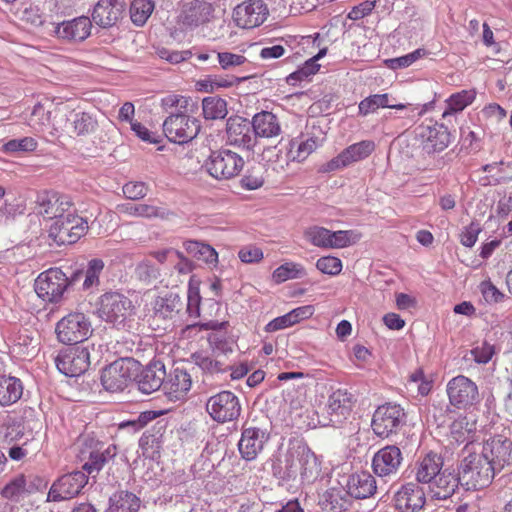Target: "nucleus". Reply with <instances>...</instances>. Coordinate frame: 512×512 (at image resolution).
Masks as SVG:
<instances>
[{
    "label": "nucleus",
    "mask_w": 512,
    "mask_h": 512,
    "mask_svg": "<svg viewBox=\"0 0 512 512\" xmlns=\"http://www.w3.org/2000/svg\"><path fill=\"white\" fill-rule=\"evenodd\" d=\"M272 475L282 485L310 483L319 474V463L314 452L302 441L289 444L271 465Z\"/></svg>",
    "instance_id": "1"
},
{
    "label": "nucleus",
    "mask_w": 512,
    "mask_h": 512,
    "mask_svg": "<svg viewBox=\"0 0 512 512\" xmlns=\"http://www.w3.org/2000/svg\"><path fill=\"white\" fill-rule=\"evenodd\" d=\"M459 465L458 474L467 490H477L489 486L495 477L496 469L480 453L469 450Z\"/></svg>",
    "instance_id": "2"
},
{
    "label": "nucleus",
    "mask_w": 512,
    "mask_h": 512,
    "mask_svg": "<svg viewBox=\"0 0 512 512\" xmlns=\"http://www.w3.org/2000/svg\"><path fill=\"white\" fill-rule=\"evenodd\" d=\"M135 314L132 300L119 292H107L99 299L98 316L116 328H125Z\"/></svg>",
    "instance_id": "3"
},
{
    "label": "nucleus",
    "mask_w": 512,
    "mask_h": 512,
    "mask_svg": "<svg viewBox=\"0 0 512 512\" xmlns=\"http://www.w3.org/2000/svg\"><path fill=\"white\" fill-rule=\"evenodd\" d=\"M245 161L241 155L229 149L211 151L204 161L203 169L218 181L237 177L243 170Z\"/></svg>",
    "instance_id": "4"
},
{
    "label": "nucleus",
    "mask_w": 512,
    "mask_h": 512,
    "mask_svg": "<svg viewBox=\"0 0 512 512\" xmlns=\"http://www.w3.org/2000/svg\"><path fill=\"white\" fill-rule=\"evenodd\" d=\"M405 410L397 403H385L377 407L371 421L374 434L382 439L389 438L406 424Z\"/></svg>",
    "instance_id": "5"
},
{
    "label": "nucleus",
    "mask_w": 512,
    "mask_h": 512,
    "mask_svg": "<svg viewBox=\"0 0 512 512\" xmlns=\"http://www.w3.org/2000/svg\"><path fill=\"white\" fill-rule=\"evenodd\" d=\"M303 237L308 243L321 249L345 248L360 239V235L352 230L331 231L318 225L307 227Z\"/></svg>",
    "instance_id": "6"
},
{
    "label": "nucleus",
    "mask_w": 512,
    "mask_h": 512,
    "mask_svg": "<svg viewBox=\"0 0 512 512\" xmlns=\"http://www.w3.org/2000/svg\"><path fill=\"white\" fill-rule=\"evenodd\" d=\"M138 370V362L131 358H120L103 369L101 383L107 391H123L136 379Z\"/></svg>",
    "instance_id": "7"
},
{
    "label": "nucleus",
    "mask_w": 512,
    "mask_h": 512,
    "mask_svg": "<svg viewBox=\"0 0 512 512\" xmlns=\"http://www.w3.org/2000/svg\"><path fill=\"white\" fill-rule=\"evenodd\" d=\"M55 332L59 342L74 345L87 340L93 329L89 318L85 314L73 312L57 322Z\"/></svg>",
    "instance_id": "8"
},
{
    "label": "nucleus",
    "mask_w": 512,
    "mask_h": 512,
    "mask_svg": "<svg viewBox=\"0 0 512 512\" xmlns=\"http://www.w3.org/2000/svg\"><path fill=\"white\" fill-rule=\"evenodd\" d=\"M450 405L460 410H468L480 404L482 397L477 384L464 375L450 379L446 385Z\"/></svg>",
    "instance_id": "9"
},
{
    "label": "nucleus",
    "mask_w": 512,
    "mask_h": 512,
    "mask_svg": "<svg viewBox=\"0 0 512 512\" xmlns=\"http://www.w3.org/2000/svg\"><path fill=\"white\" fill-rule=\"evenodd\" d=\"M218 0H188L183 3L178 15V23L194 30L213 22Z\"/></svg>",
    "instance_id": "10"
},
{
    "label": "nucleus",
    "mask_w": 512,
    "mask_h": 512,
    "mask_svg": "<svg viewBox=\"0 0 512 512\" xmlns=\"http://www.w3.org/2000/svg\"><path fill=\"white\" fill-rule=\"evenodd\" d=\"M353 406V395L345 389L333 391L327 399L325 415L318 419L322 427H340L350 416Z\"/></svg>",
    "instance_id": "11"
},
{
    "label": "nucleus",
    "mask_w": 512,
    "mask_h": 512,
    "mask_svg": "<svg viewBox=\"0 0 512 512\" xmlns=\"http://www.w3.org/2000/svg\"><path fill=\"white\" fill-rule=\"evenodd\" d=\"M87 230V220L72 212L51 224L49 238L58 246L74 244L86 234Z\"/></svg>",
    "instance_id": "12"
},
{
    "label": "nucleus",
    "mask_w": 512,
    "mask_h": 512,
    "mask_svg": "<svg viewBox=\"0 0 512 512\" xmlns=\"http://www.w3.org/2000/svg\"><path fill=\"white\" fill-rule=\"evenodd\" d=\"M163 132L170 142L177 144L188 143L200 131L199 121L185 113H171L163 122Z\"/></svg>",
    "instance_id": "13"
},
{
    "label": "nucleus",
    "mask_w": 512,
    "mask_h": 512,
    "mask_svg": "<svg viewBox=\"0 0 512 512\" xmlns=\"http://www.w3.org/2000/svg\"><path fill=\"white\" fill-rule=\"evenodd\" d=\"M325 134L320 127L312 126L310 131L289 140L286 151V166L290 162H303L323 145Z\"/></svg>",
    "instance_id": "14"
},
{
    "label": "nucleus",
    "mask_w": 512,
    "mask_h": 512,
    "mask_svg": "<svg viewBox=\"0 0 512 512\" xmlns=\"http://www.w3.org/2000/svg\"><path fill=\"white\" fill-rule=\"evenodd\" d=\"M68 278L59 268H50L38 275L34 289L39 298L46 302H58L68 287Z\"/></svg>",
    "instance_id": "15"
},
{
    "label": "nucleus",
    "mask_w": 512,
    "mask_h": 512,
    "mask_svg": "<svg viewBox=\"0 0 512 512\" xmlns=\"http://www.w3.org/2000/svg\"><path fill=\"white\" fill-rule=\"evenodd\" d=\"M416 138L427 154L439 153L451 143V134L448 128L438 122H425L415 128Z\"/></svg>",
    "instance_id": "16"
},
{
    "label": "nucleus",
    "mask_w": 512,
    "mask_h": 512,
    "mask_svg": "<svg viewBox=\"0 0 512 512\" xmlns=\"http://www.w3.org/2000/svg\"><path fill=\"white\" fill-rule=\"evenodd\" d=\"M47 487V481L38 475L17 474L1 489L3 498L19 503L26 497Z\"/></svg>",
    "instance_id": "17"
},
{
    "label": "nucleus",
    "mask_w": 512,
    "mask_h": 512,
    "mask_svg": "<svg viewBox=\"0 0 512 512\" xmlns=\"http://www.w3.org/2000/svg\"><path fill=\"white\" fill-rule=\"evenodd\" d=\"M206 411L218 423L236 420L241 413L239 398L231 391H221L206 402Z\"/></svg>",
    "instance_id": "18"
},
{
    "label": "nucleus",
    "mask_w": 512,
    "mask_h": 512,
    "mask_svg": "<svg viewBox=\"0 0 512 512\" xmlns=\"http://www.w3.org/2000/svg\"><path fill=\"white\" fill-rule=\"evenodd\" d=\"M57 369L68 377L82 375L90 365V354L87 348L70 347L63 349L55 358Z\"/></svg>",
    "instance_id": "19"
},
{
    "label": "nucleus",
    "mask_w": 512,
    "mask_h": 512,
    "mask_svg": "<svg viewBox=\"0 0 512 512\" xmlns=\"http://www.w3.org/2000/svg\"><path fill=\"white\" fill-rule=\"evenodd\" d=\"M87 476L81 471L71 472L53 482L47 495V502H60L77 496L87 484Z\"/></svg>",
    "instance_id": "20"
},
{
    "label": "nucleus",
    "mask_w": 512,
    "mask_h": 512,
    "mask_svg": "<svg viewBox=\"0 0 512 512\" xmlns=\"http://www.w3.org/2000/svg\"><path fill=\"white\" fill-rule=\"evenodd\" d=\"M270 438L269 432L261 427L246 426L242 428L238 450L243 459L252 461L263 451Z\"/></svg>",
    "instance_id": "21"
},
{
    "label": "nucleus",
    "mask_w": 512,
    "mask_h": 512,
    "mask_svg": "<svg viewBox=\"0 0 512 512\" xmlns=\"http://www.w3.org/2000/svg\"><path fill=\"white\" fill-rule=\"evenodd\" d=\"M38 213L45 218L59 220L74 212L71 198L57 192H43L37 197Z\"/></svg>",
    "instance_id": "22"
},
{
    "label": "nucleus",
    "mask_w": 512,
    "mask_h": 512,
    "mask_svg": "<svg viewBox=\"0 0 512 512\" xmlns=\"http://www.w3.org/2000/svg\"><path fill=\"white\" fill-rule=\"evenodd\" d=\"M87 449L82 450V455L87 460L83 464V469L88 474L98 473L106 463L111 461L117 455V447L114 444H105L98 440L90 439L87 443Z\"/></svg>",
    "instance_id": "23"
},
{
    "label": "nucleus",
    "mask_w": 512,
    "mask_h": 512,
    "mask_svg": "<svg viewBox=\"0 0 512 512\" xmlns=\"http://www.w3.org/2000/svg\"><path fill=\"white\" fill-rule=\"evenodd\" d=\"M227 143L251 150L257 143L251 122L243 117H230L226 123Z\"/></svg>",
    "instance_id": "24"
},
{
    "label": "nucleus",
    "mask_w": 512,
    "mask_h": 512,
    "mask_svg": "<svg viewBox=\"0 0 512 512\" xmlns=\"http://www.w3.org/2000/svg\"><path fill=\"white\" fill-rule=\"evenodd\" d=\"M512 441L502 436L493 437L484 442L480 454L489 461L499 473L512 463Z\"/></svg>",
    "instance_id": "25"
},
{
    "label": "nucleus",
    "mask_w": 512,
    "mask_h": 512,
    "mask_svg": "<svg viewBox=\"0 0 512 512\" xmlns=\"http://www.w3.org/2000/svg\"><path fill=\"white\" fill-rule=\"evenodd\" d=\"M268 16V8L262 0H249L238 5L233 19L238 27L252 29L261 25Z\"/></svg>",
    "instance_id": "26"
},
{
    "label": "nucleus",
    "mask_w": 512,
    "mask_h": 512,
    "mask_svg": "<svg viewBox=\"0 0 512 512\" xmlns=\"http://www.w3.org/2000/svg\"><path fill=\"white\" fill-rule=\"evenodd\" d=\"M402 461L400 448L396 445H388L374 454L372 468L378 477L390 478L398 473Z\"/></svg>",
    "instance_id": "27"
},
{
    "label": "nucleus",
    "mask_w": 512,
    "mask_h": 512,
    "mask_svg": "<svg viewBox=\"0 0 512 512\" xmlns=\"http://www.w3.org/2000/svg\"><path fill=\"white\" fill-rule=\"evenodd\" d=\"M425 503L426 493L415 482L406 483L394 495L395 509L399 512H419Z\"/></svg>",
    "instance_id": "28"
},
{
    "label": "nucleus",
    "mask_w": 512,
    "mask_h": 512,
    "mask_svg": "<svg viewBox=\"0 0 512 512\" xmlns=\"http://www.w3.org/2000/svg\"><path fill=\"white\" fill-rule=\"evenodd\" d=\"M375 150V143L371 140H363L354 143L344 149L340 154L328 162L329 170L344 168L354 162L361 161L370 156Z\"/></svg>",
    "instance_id": "29"
},
{
    "label": "nucleus",
    "mask_w": 512,
    "mask_h": 512,
    "mask_svg": "<svg viewBox=\"0 0 512 512\" xmlns=\"http://www.w3.org/2000/svg\"><path fill=\"white\" fill-rule=\"evenodd\" d=\"M192 387L190 374L183 368H174L164 382V393L172 401L183 400Z\"/></svg>",
    "instance_id": "30"
},
{
    "label": "nucleus",
    "mask_w": 512,
    "mask_h": 512,
    "mask_svg": "<svg viewBox=\"0 0 512 512\" xmlns=\"http://www.w3.org/2000/svg\"><path fill=\"white\" fill-rule=\"evenodd\" d=\"M91 28V20L86 16H81L58 24L55 34L58 38L66 41L81 42L89 37Z\"/></svg>",
    "instance_id": "31"
},
{
    "label": "nucleus",
    "mask_w": 512,
    "mask_h": 512,
    "mask_svg": "<svg viewBox=\"0 0 512 512\" xmlns=\"http://www.w3.org/2000/svg\"><path fill=\"white\" fill-rule=\"evenodd\" d=\"M477 427L476 421L470 420L467 416H459L450 425V444H465L464 452L473 449Z\"/></svg>",
    "instance_id": "32"
},
{
    "label": "nucleus",
    "mask_w": 512,
    "mask_h": 512,
    "mask_svg": "<svg viewBox=\"0 0 512 512\" xmlns=\"http://www.w3.org/2000/svg\"><path fill=\"white\" fill-rule=\"evenodd\" d=\"M462 485L459 474L443 470L428 485V495L434 500H446L450 498L458 488Z\"/></svg>",
    "instance_id": "33"
},
{
    "label": "nucleus",
    "mask_w": 512,
    "mask_h": 512,
    "mask_svg": "<svg viewBox=\"0 0 512 512\" xmlns=\"http://www.w3.org/2000/svg\"><path fill=\"white\" fill-rule=\"evenodd\" d=\"M123 8L122 0H100L94 7L93 21L101 27H111L121 17Z\"/></svg>",
    "instance_id": "34"
},
{
    "label": "nucleus",
    "mask_w": 512,
    "mask_h": 512,
    "mask_svg": "<svg viewBox=\"0 0 512 512\" xmlns=\"http://www.w3.org/2000/svg\"><path fill=\"white\" fill-rule=\"evenodd\" d=\"M376 490V480L368 471L355 472L349 476L347 491L350 497L366 499L373 496Z\"/></svg>",
    "instance_id": "35"
},
{
    "label": "nucleus",
    "mask_w": 512,
    "mask_h": 512,
    "mask_svg": "<svg viewBox=\"0 0 512 512\" xmlns=\"http://www.w3.org/2000/svg\"><path fill=\"white\" fill-rule=\"evenodd\" d=\"M166 372L164 365L159 363L145 367L140 374L137 373L136 381L138 389L145 394H151L159 388H164Z\"/></svg>",
    "instance_id": "36"
},
{
    "label": "nucleus",
    "mask_w": 512,
    "mask_h": 512,
    "mask_svg": "<svg viewBox=\"0 0 512 512\" xmlns=\"http://www.w3.org/2000/svg\"><path fill=\"white\" fill-rule=\"evenodd\" d=\"M182 308L180 296L173 292L158 296L152 302L153 317L161 320H173Z\"/></svg>",
    "instance_id": "37"
},
{
    "label": "nucleus",
    "mask_w": 512,
    "mask_h": 512,
    "mask_svg": "<svg viewBox=\"0 0 512 512\" xmlns=\"http://www.w3.org/2000/svg\"><path fill=\"white\" fill-rule=\"evenodd\" d=\"M443 458L441 455L429 452L416 462L415 466V478L416 483L428 484L431 482L440 472H442Z\"/></svg>",
    "instance_id": "38"
},
{
    "label": "nucleus",
    "mask_w": 512,
    "mask_h": 512,
    "mask_svg": "<svg viewBox=\"0 0 512 512\" xmlns=\"http://www.w3.org/2000/svg\"><path fill=\"white\" fill-rule=\"evenodd\" d=\"M256 138H273L281 134V125L275 114L269 111L256 113L250 121Z\"/></svg>",
    "instance_id": "39"
},
{
    "label": "nucleus",
    "mask_w": 512,
    "mask_h": 512,
    "mask_svg": "<svg viewBox=\"0 0 512 512\" xmlns=\"http://www.w3.org/2000/svg\"><path fill=\"white\" fill-rule=\"evenodd\" d=\"M319 504L325 511H345L351 505L350 495L342 486L331 487L320 495Z\"/></svg>",
    "instance_id": "40"
},
{
    "label": "nucleus",
    "mask_w": 512,
    "mask_h": 512,
    "mask_svg": "<svg viewBox=\"0 0 512 512\" xmlns=\"http://www.w3.org/2000/svg\"><path fill=\"white\" fill-rule=\"evenodd\" d=\"M24 384L18 377L0 375V406L9 407L16 404L23 396Z\"/></svg>",
    "instance_id": "41"
},
{
    "label": "nucleus",
    "mask_w": 512,
    "mask_h": 512,
    "mask_svg": "<svg viewBox=\"0 0 512 512\" xmlns=\"http://www.w3.org/2000/svg\"><path fill=\"white\" fill-rule=\"evenodd\" d=\"M120 212L129 216L142 217L147 219L159 218L167 219L173 213L165 206H158L149 203H126L118 206Z\"/></svg>",
    "instance_id": "42"
},
{
    "label": "nucleus",
    "mask_w": 512,
    "mask_h": 512,
    "mask_svg": "<svg viewBox=\"0 0 512 512\" xmlns=\"http://www.w3.org/2000/svg\"><path fill=\"white\" fill-rule=\"evenodd\" d=\"M482 170L488 173L487 176L481 179L483 186H496L512 180V161L486 164L482 167Z\"/></svg>",
    "instance_id": "43"
},
{
    "label": "nucleus",
    "mask_w": 512,
    "mask_h": 512,
    "mask_svg": "<svg viewBox=\"0 0 512 512\" xmlns=\"http://www.w3.org/2000/svg\"><path fill=\"white\" fill-rule=\"evenodd\" d=\"M192 362L204 373L217 374L223 373L229 368V364L219 355L208 353L206 351H197L191 355Z\"/></svg>",
    "instance_id": "44"
},
{
    "label": "nucleus",
    "mask_w": 512,
    "mask_h": 512,
    "mask_svg": "<svg viewBox=\"0 0 512 512\" xmlns=\"http://www.w3.org/2000/svg\"><path fill=\"white\" fill-rule=\"evenodd\" d=\"M107 512H137L140 499L132 492L118 491L109 499Z\"/></svg>",
    "instance_id": "45"
},
{
    "label": "nucleus",
    "mask_w": 512,
    "mask_h": 512,
    "mask_svg": "<svg viewBox=\"0 0 512 512\" xmlns=\"http://www.w3.org/2000/svg\"><path fill=\"white\" fill-rule=\"evenodd\" d=\"M379 108L403 110L406 108V105L402 103L390 104L389 95L387 93L370 95L363 99L362 101H360L358 105L359 114L362 116H367L368 114L375 112Z\"/></svg>",
    "instance_id": "46"
},
{
    "label": "nucleus",
    "mask_w": 512,
    "mask_h": 512,
    "mask_svg": "<svg viewBox=\"0 0 512 512\" xmlns=\"http://www.w3.org/2000/svg\"><path fill=\"white\" fill-rule=\"evenodd\" d=\"M326 54V47L320 49L319 52L314 57L307 60L302 67L291 73L287 77V82L290 85H295L297 82L307 80L311 75L316 74L320 69V65L317 63V61L323 58Z\"/></svg>",
    "instance_id": "47"
},
{
    "label": "nucleus",
    "mask_w": 512,
    "mask_h": 512,
    "mask_svg": "<svg viewBox=\"0 0 512 512\" xmlns=\"http://www.w3.org/2000/svg\"><path fill=\"white\" fill-rule=\"evenodd\" d=\"M476 97V92L473 89L462 90L452 94L446 100V109L444 110L442 117L446 118L448 115H452L463 111L468 105H470Z\"/></svg>",
    "instance_id": "48"
},
{
    "label": "nucleus",
    "mask_w": 512,
    "mask_h": 512,
    "mask_svg": "<svg viewBox=\"0 0 512 512\" xmlns=\"http://www.w3.org/2000/svg\"><path fill=\"white\" fill-rule=\"evenodd\" d=\"M184 247L190 255L209 265H215L218 262V253L208 244L189 240L184 242Z\"/></svg>",
    "instance_id": "49"
},
{
    "label": "nucleus",
    "mask_w": 512,
    "mask_h": 512,
    "mask_svg": "<svg viewBox=\"0 0 512 512\" xmlns=\"http://www.w3.org/2000/svg\"><path fill=\"white\" fill-rule=\"evenodd\" d=\"M134 275L138 281L145 285H154L160 278V269L151 259H143L134 269Z\"/></svg>",
    "instance_id": "50"
},
{
    "label": "nucleus",
    "mask_w": 512,
    "mask_h": 512,
    "mask_svg": "<svg viewBox=\"0 0 512 512\" xmlns=\"http://www.w3.org/2000/svg\"><path fill=\"white\" fill-rule=\"evenodd\" d=\"M68 121L73 128V132L78 136L93 133L98 125L96 118L87 112L71 113Z\"/></svg>",
    "instance_id": "51"
},
{
    "label": "nucleus",
    "mask_w": 512,
    "mask_h": 512,
    "mask_svg": "<svg viewBox=\"0 0 512 512\" xmlns=\"http://www.w3.org/2000/svg\"><path fill=\"white\" fill-rule=\"evenodd\" d=\"M306 275L303 265L295 262H285L277 267L272 273V279L280 284L290 279L302 278Z\"/></svg>",
    "instance_id": "52"
},
{
    "label": "nucleus",
    "mask_w": 512,
    "mask_h": 512,
    "mask_svg": "<svg viewBox=\"0 0 512 512\" xmlns=\"http://www.w3.org/2000/svg\"><path fill=\"white\" fill-rule=\"evenodd\" d=\"M203 116L208 120L223 119L226 117L227 103L218 97H206L202 102Z\"/></svg>",
    "instance_id": "53"
},
{
    "label": "nucleus",
    "mask_w": 512,
    "mask_h": 512,
    "mask_svg": "<svg viewBox=\"0 0 512 512\" xmlns=\"http://www.w3.org/2000/svg\"><path fill=\"white\" fill-rule=\"evenodd\" d=\"M155 8L152 0H134L130 6V16L132 22L137 26L146 23Z\"/></svg>",
    "instance_id": "54"
},
{
    "label": "nucleus",
    "mask_w": 512,
    "mask_h": 512,
    "mask_svg": "<svg viewBox=\"0 0 512 512\" xmlns=\"http://www.w3.org/2000/svg\"><path fill=\"white\" fill-rule=\"evenodd\" d=\"M427 55V51L423 48H418L414 50L411 53H408L406 55L387 59L385 61L387 67H389L392 70L402 69L409 67L413 63H415L417 60L425 57Z\"/></svg>",
    "instance_id": "55"
},
{
    "label": "nucleus",
    "mask_w": 512,
    "mask_h": 512,
    "mask_svg": "<svg viewBox=\"0 0 512 512\" xmlns=\"http://www.w3.org/2000/svg\"><path fill=\"white\" fill-rule=\"evenodd\" d=\"M104 268V262L99 258H94L88 262L85 271V279L83 282V289L89 290L99 285V275Z\"/></svg>",
    "instance_id": "56"
},
{
    "label": "nucleus",
    "mask_w": 512,
    "mask_h": 512,
    "mask_svg": "<svg viewBox=\"0 0 512 512\" xmlns=\"http://www.w3.org/2000/svg\"><path fill=\"white\" fill-rule=\"evenodd\" d=\"M36 148L37 142L32 137L11 139L3 145V151L6 153L31 152Z\"/></svg>",
    "instance_id": "57"
},
{
    "label": "nucleus",
    "mask_w": 512,
    "mask_h": 512,
    "mask_svg": "<svg viewBox=\"0 0 512 512\" xmlns=\"http://www.w3.org/2000/svg\"><path fill=\"white\" fill-rule=\"evenodd\" d=\"M316 268L323 274L336 276L342 271L343 264L340 258L328 255L316 261Z\"/></svg>",
    "instance_id": "58"
},
{
    "label": "nucleus",
    "mask_w": 512,
    "mask_h": 512,
    "mask_svg": "<svg viewBox=\"0 0 512 512\" xmlns=\"http://www.w3.org/2000/svg\"><path fill=\"white\" fill-rule=\"evenodd\" d=\"M25 210L26 204L21 197L15 198L12 201L5 200L4 205L0 207V220L13 219L18 215L24 214Z\"/></svg>",
    "instance_id": "59"
},
{
    "label": "nucleus",
    "mask_w": 512,
    "mask_h": 512,
    "mask_svg": "<svg viewBox=\"0 0 512 512\" xmlns=\"http://www.w3.org/2000/svg\"><path fill=\"white\" fill-rule=\"evenodd\" d=\"M264 184V177L260 168L247 170L240 180V185L245 190H256Z\"/></svg>",
    "instance_id": "60"
},
{
    "label": "nucleus",
    "mask_w": 512,
    "mask_h": 512,
    "mask_svg": "<svg viewBox=\"0 0 512 512\" xmlns=\"http://www.w3.org/2000/svg\"><path fill=\"white\" fill-rule=\"evenodd\" d=\"M157 54L161 59L168 61L171 64H178L186 61L192 57L191 50H171L168 48H160L157 50Z\"/></svg>",
    "instance_id": "61"
},
{
    "label": "nucleus",
    "mask_w": 512,
    "mask_h": 512,
    "mask_svg": "<svg viewBox=\"0 0 512 512\" xmlns=\"http://www.w3.org/2000/svg\"><path fill=\"white\" fill-rule=\"evenodd\" d=\"M122 191L127 199L138 200L147 195L148 187L144 182L131 181L123 186Z\"/></svg>",
    "instance_id": "62"
},
{
    "label": "nucleus",
    "mask_w": 512,
    "mask_h": 512,
    "mask_svg": "<svg viewBox=\"0 0 512 512\" xmlns=\"http://www.w3.org/2000/svg\"><path fill=\"white\" fill-rule=\"evenodd\" d=\"M201 295L197 286L189 285L187 295V313L190 317L200 316Z\"/></svg>",
    "instance_id": "63"
},
{
    "label": "nucleus",
    "mask_w": 512,
    "mask_h": 512,
    "mask_svg": "<svg viewBox=\"0 0 512 512\" xmlns=\"http://www.w3.org/2000/svg\"><path fill=\"white\" fill-rule=\"evenodd\" d=\"M474 360L478 364H487L495 354L494 345L484 341L480 346L471 350Z\"/></svg>",
    "instance_id": "64"
}]
</instances>
